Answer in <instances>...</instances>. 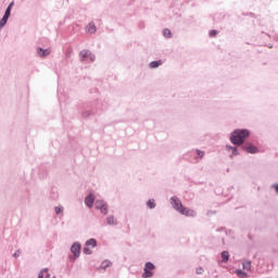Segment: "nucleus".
Listing matches in <instances>:
<instances>
[{"instance_id": "29", "label": "nucleus", "mask_w": 278, "mask_h": 278, "mask_svg": "<svg viewBox=\"0 0 278 278\" xmlns=\"http://www.w3.org/2000/svg\"><path fill=\"white\" fill-rule=\"evenodd\" d=\"M274 190L278 193V185H273Z\"/></svg>"}, {"instance_id": "11", "label": "nucleus", "mask_w": 278, "mask_h": 278, "mask_svg": "<svg viewBox=\"0 0 278 278\" xmlns=\"http://www.w3.org/2000/svg\"><path fill=\"white\" fill-rule=\"evenodd\" d=\"M89 55H90V51H88V50H83L80 52V58H81L83 62H85V60H88Z\"/></svg>"}, {"instance_id": "10", "label": "nucleus", "mask_w": 278, "mask_h": 278, "mask_svg": "<svg viewBox=\"0 0 278 278\" xmlns=\"http://www.w3.org/2000/svg\"><path fill=\"white\" fill-rule=\"evenodd\" d=\"M55 278V276L51 277V274H49V269H43L39 273L38 278Z\"/></svg>"}, {"instance_id": "30", "label": "nucleus", "mask_w": 278, "mask_h": 278, "mask_svg": "<svg viewBox=\"0 0 278 278\" xmlns=\"http://www.w3.org/2000/svg\"><path fill=\"white\" fill-rule=\"evenodd\" d=\"M237 151H238V148H233L232 153L236 155Z\"/></svg>"}, {"instance_id": "9", "label": "nucleus", "mask_w": 278, "mask_h": 278, "mask_svg": "<svg viewBox=\"0 0 278 278\" xmlns=\"http://www.w3.org/2000/svg\"><path fill=\"white\" fill-rule=\"evenodd\" d=\"M243 149L248 152V153H257V148L253 144H248L244 146Z\"/></svg>"}, {"instance_id": "15", "label": "nucleus", "mask_w": 278, "mask_h": 278, "mask_svg": "<svg viewBox=\"0 0 278 278\" xmlns=\"http://www.w3.org/2000/svg\"><path fill=\"white\" fill-rule=\"evenodd\" d=\"M162 61H152L150 63V68H157V66H161Z\"/></svg>"}, {"instance_id": "1", "label": "nucleus", "mask_w": 278, "mask_h": 278, "mask_svg": "<svg viewBox=\"0 0 278 278\" xmlns=\"http://www.w3.org/2000/svg\"><path fill=\"white\" fill-rule=\"evenodd\" d=\"M249 136H250L249 130L237 129L231 134L230 141L232 142V144H238L240 147V144H243L244 140H247V138H249Z\"/></svg>"}, {"instance_id": "13", "label": "nucleus", "mask_w": 278, "mask_h": 278, "mask_svg": "<svg viewBox=\"0 0 278 278\" xmlns=\"http://www.w3.org/2000/svg\"><path fill=\"white\" fill-rule=\"evenodd\" d=\"M86 247H91V249H94V247H97V240H94V239H89V240L86 242Z\"/></svg>"}, {"instance_id": "14", "label": "nucleus", "mask_w": 278, "mask_h": 278, "mask_svg": "<svg viewBox=\"0 0 278 278\" xmlns=\"http://www.w3.org/2000/svg\"><path fill=\"white\" fill-rule=\"evenodd\" d=\"M110 266H112V262H110V261H104V262H102L100 268H102L103 270H105V268H110Z\"/></svg>"}, {"instance_id": "26", "label": "nucleus", "mask_w": 278, "mask_h": 278, "mask_svg": "<svg viewBox=\"0 0 278 278\" xmlns=\"http://www.w3.org/2000/svg\"><path fill=\"white\" fill-rule=\"evenodd\" d=\"M199 157H203V155H205V152L201 151V150H198L197 151Z\"/></svg>"}, {"instance_id": "20", "label": "nucleus", "mask_w": 278, "mask_h": 278, "mask_svg": "<svg viewBox=\"0 0 278 278\" xmlns=\"http://www.w3.org/2000/svg\"><path fill=\"white\" fill-rule=\"evenodd\" d=\"M84 253H85L86 255H91V254H92V250L90 249L89 245H86V247L84 248Z\"/></svg>"}, {"instance_id": "25", "label": "nucleus", "mask_w": 278, "mask_h": 278, "mask_svg": "<svg viewBox=\"0 0 278 278\" xmlns=\"http://www.w3.org/2000/svg\"><path fill=\"white\" fill-rule=\"evenodd\" d=\"M211 38H215V36L218 34L216 30H211L210 33Z\"/></svg>"}, {"instance_id": "18", "label": "nucleus", "mask_w": 278, "mask_h": 278, "mask_svg": "<svg viewBox=\"0 0 278 278\" xmlns=\"http://www.w3.org/2000/svg\"><path fill=\"white\" fill-rule=\"evenodd\" d=\"M106 223L108 225H116V219L114 218V216H110L106 218Z\"/></svg>"}, {"instance_id": "24", "label": "nucleus", "mask_w": 278, "mask_h": 278, "mask_svg": "<svg viewBox=\"0 0 278 278\" xmlns=\"http://www.w3.org/2000/svg\"><path fill=\"white\" fill-rule=\"evenodd\" d=\"M195 273H197V275H203L204 270L202 267H198Z\"/></svg>"}, {"instance_id": "19", "label": "nucleus", "mask_w": 278, "mask_h": 278, "mask_svg": "<svg viewBox=\"0 0 278 278\" xmlns=\"http://www.w3.org/2000/svg\"><path fill=\"white\" fill-rule=\"evenodd\" d=\"M163 36H164L165 38H170V36H172L170 29L165 28V29L163 30Z\"/></svg>"}, {"instance_id": "16", "label": "nucleus", "mask_w": 278, "mask_h": 278, "mask_svg": "<svg viewBox=\"0 0 278 278\" xmlns=\"http://www.w3.org/2000/svg\"><path fill=\"white\" fill-rule=\"evenodd\" d=\"M222 258H223V262H229V252L227 251L222 252Z\"/></svg>"}, {"instance_id": "8", "label": "nucleus", "mask_w": 278, "mask_h": 278, "mask_svg": "<svg viewBox=\"0 0 278 278\" xmlns=\"http://www.w3.org/2000/svg\"><path fill=\"white\" fill-rule=\"evenodd\" d=\"M37 53L40 58H47V55L51 53V50L49 49L42 50V48H38Z\"/></svg>"}, {"instance_id": "7", "label": "nucleus", "mask_w": 278, "mask_h": 278, "mask_svg": "<svg viewBox=\"0 0 278 278\" xmlns=\"http://www.w3.org/2000/svg\"><path fill=\"white\" fill-rule=\"evenodd\" d=\"M86 31L87 34H94L97 31V26L94 25V23H89L87 26H86Z\"/></svg>"}, {"instance_id": "23", "label": "nucleus", "mask_w": 278, "mask_h": 278, "mask_svg": "<svg viewBox=\"0 0 278 278\" xmlns=\"http://www.w3.org/2000/svg\"><path fill=\"white\" fill-rule=\"evenodd\" d=\"M243 269L244 270H251V262H244L243 263Z\"/></svg>"}, {"instance_id": "2", "label": "nucleus", "mask_w": 278, "mask_h": 278, "mask_svg": "<svg viewBox=\"0 0 278 278\" xmlns=\"http://www.w3.org/2000/svg\"><path fill=\"white\" fill-rule=\"evenodd\" d=\"M170 203L177 212L182 214V216H194V211L184 207V204H181V201H179L177 198H172Z\"/></svg>"}, {"instance_id": "28", "label": "nucleus", "mask_w": 278, "mask_h": 278, "mask_svg": "<svg viewBox=\"0 0 278 278\" xmlns=\"http://www.w3.org/2000/svg\"><path fill=\"white\" fill-rule=\"evenodd\" d=\"M62 211H63L62 207H60V206H56V207H55V213H56V214H60Z\"/></svg>"}, {"instance_id": "12", "label": "nucleus", "mask_w": 278, "mask_h": 278, "mask_svg": "<svg viewBox=\"0 0 278 278\" xmlns=\"http://www.w3.org/2000/svg\"><path fill=\"white\" fill-rule=\"evenodd\" d=\"M13 5H14V2H11V3L9 4V7H8V9H7L5 13H4V17L10 18V14H11V12H12Z\"/></svg>"}, {"instance_id": "31", "label": "nucleus", "mask_w": 278, "mask_h": 278, "mask_svg": "<svg viewBox=\"0 0 278 278\" xmlns=\"http://www.w3.org/2000/svg\"><path fill=\"white\" fill-rule=\"evenodd\" d=\"M13 257H18V253H14V254H13Z\"/></svg>"}, {"instance_id": "21", "label": "nucleus", "mask_w": 278, "mask_h": 278, "mask_svg": "<svg viewBox=\"0 0 278 278\" xmlns=\"http://www.w3.org/2000/svg\"><path fill=\"white\" fill-rule=\"evenodd\" d=\"M8 18H9V17H5V16L3 15V17H2L1 21H0V29H1V27H4V25L8 23Z\"/></svg>"}, {"instance_id": "5", "label": "nucleus", "mask_w": 278, "mask_h": 278, "mask_svg": "<svg viewBox=\"0 0 278 278\" xmlns=\"http://www.w3.org/2000/svg\"><path fill=\"white\" fill-rule=\"evenodd\" d=\"M71 251L75 257H79V254L81 253V245L79 243H74L71 248Z\"/></svg>"}, {"instance_id": "17", "label": "nucleus", "mask_w": 278, "mask_h": 278, "mask_svg": "<svg viewBox=\"0 0 278 278\" xmlns=\"http://www.w3.org/2000/svg\"><path fill=\"white\" fill-rule=\"evenodd\" d=\"M236 275H238L240 278H247V273L242 271V269H237Z\"/></svg>"}, {"instance_id": "6", "label": "nucleus", "mask_w": 278, "mask_h": 278, "mask_svg": "<svg viewBox=\"0 0 278 278\" xmlns=\"http://www.w3.org/2000/svg\"><path fill=\"white\" fill-rule=\"evenodd\" d=\"M85 204L87 207H92L94 205V194L90 193L86 199H85Z\"/></svg>"}, {"instance_id": "4", "label": "nucleus", "mask_w": 278, "mask_h": 278, "mask_svg": "<svg viewBox=\"0 0 278 278\" xmlns=\"http://www.w3.org/2000/svg\"><path fill=\"white\" fill-rule=\"evenodd\" d=\"M96 208L100 210V212L104 215L108 214V204H105V202L102 200L96 201Z\"/></svg>"}, {"instance_id": "22", "label": "nucleus", "mask_w": 278, "mask_h": 278, "mask_svg": "<svg viewBox=\"0 0 278 278\" xmlns=\"http://www.w3.org/2000/svg\"><path fill=\"white\" fill-rule=\"evenodd\" d=\"M147 205L150 207V210H153L155 207V200H149Z\"/></svg>"}, {"instance_id": "27", "label": "nucleus", "mask_w": 278, "mask_h": 278, "mask_svg": "<svg viewBox=\"0 0 278 278\" xmlns=\"http://www.w3.org/2000/svg\"><path fill=\"white\" fill-rule=\"evenodd\" d=\"M88 58H89L90 62H94V54L89 52V56Z\"/></svg>"}, {"instance_id": "3", "label": "nucleus", "mask_w": 278, "mask_h": 278, "mask_svg": "<svg viewBox=\"0 0 278 278\" xmlns=\"http://www.w3.org/2000/svg\"><path fill=\"white\" fill-rule=\"evenodd\" d=\"M153 270H155V265H153V263H151V262L146 263L144 273L142 274V277L143 278L153 277Z\"/></svg>"}]
</instances>
